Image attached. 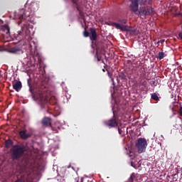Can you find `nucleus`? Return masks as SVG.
Here are the masks:
<instances>
[{
	"mask_svg": "<svg viewBox=\"0 0 182 182\" xmlns=\"http://www.w3.org/2000/svg\"><path fill=\"white\" fill-rule=\"evenodd\" d=\"M19 134L21 139H23V140H26V139H29V137H31V134H26V131L25 130L21 131Z\"/></svg>",
	"mask_w": 182,
	"mask_h": 182,
	"instance_id": "obj_14",
	"label": "nucleus"
},
{
	"mask_svg": "<svg viewBox=\"0 0 182 182\" xmlns=\"http://www.w3.org/2000/svg\"><path fill=\"white\" fill-rule=\"evenodd\" d=\"M90 32L91 33V36H90V40L96 41V39H97V33H96V29L95 28H90Z\"/></svg>",
	"mask_w": 182,
	"mask_h": 182,
	"instance_id": "obj_9",
	"label": "nucleus"
},
{
	"mask_svg": "<svg viewBox=\"0 0 182 182\" xmlns=\"http://www.w3.org/2000/svg\"><path fill=\"white\" fill-rule=\"evenodd\" d=\"M141 86H144L145 87L147 86V81L144 80L141 83Z\"/></svg>",
	"mask_w": 182,
	"mask_h": 182,
	"instance_id": "obj_23",
	"label": "nucleus"
},
{
	"mask_svg": "<svg viewBox=\"0 0 182 182\" xmlns=\"http://www.w3.org/2000/svg\"><path fill=\"white\" fill-rule=\"evenodd\" d=\"M160 42L161 43H163V42H164V40H161Z\"/></svg>",
	"mask_w": 182,
	"mask_h": 182,
	"instance_id": "obj_31",
	"label": "nucleus"
},
{
	"mask_svg": "<svg viewBox=\"0 0 182 182\" xmlns=\"http://www.w3.org/2000/svg\"><path fill=\"white\" fill-rule=\"evenodd\" d=\"M53 99H55L54 103H56V98L53 97Z\"/></svg>",
	"mask_w": 182,
	"mask_h": 182,
	"instance_id": "obj_30",
	"label": "nucleus"
},
{
	"mask_svg": "<svg viewBox=\"0 0 182 182\" xmlns=\"http://www.w3.org/2000/svg\"><path fill=\"white\" fill-rule=\"evenodd\" d=\"M13 89H14L16 92H19L21 89H22V82H21V81H17L15 83H13Z\"/></svg>",
	"mask_w": 182,
	"mask_h": 182,
	"instance_id": "obj_12",
	"label": "nucleus"
},
{
	"mask_svg": "<svg viewBox=\"0 0 182 182\" xmlns=\"http://www.w3.org/2000/svg\"><path fill=\"white\" fill-rule=\"evenodd\" d=\"M135 147H136L138 153H144L147 147V141L144 138H139L135 144Z\"/></svg>",
	"mask_w": 182,
	"mask_h": 182,
	"instance_id": "obj_6",
	"label": "nucleus"
},
{
	"mask_svg": "<svg viewBox=\"0 0 182 182\" xmlns=\"http://www.w3.org/2000/svg\"><path fill=\"white\" fill-rule=\"evenodd\" d=\"M157 58L159 59V60L164 59V52H159Z\"/></svg>",
	"mask_w": 182,
	"mask_h": 182,
	"instance_id": "obj_19",
	"label": "nucleus"
},
{
	"mask_svg": "<svg viewBox=\"0 0 182 182\" xmlns=\"http://www.w3.org/2000/svg\"><path fill=\"white\" fill-rule=\"evenodd\" d=\"M27 82L33 100L40 102L42 109H45L48 100L46 97V92H48L46 86L41 85L36 90H33V89H32V79L29 78Z\"/></svg>",
	"mask_w": 182,
	"mask_h": 182,
	"instance_id": "obj_2",
	"label": "nucleus"
},
{
	"mask_svg": "<svg viewBox=\"0 0 182 182\" xmlns=\"http://www.w3.org/2000/svg\"><path fill=\"white\" fill-rule=\"evenodd\" d=\"M31 16V13L29 11H25L23 9L20 10V14H18V19H26Z\"/></svg>",
	"mask_w": 182,
	"mask_h": 182,
	"instance_id": "obj_7",
	"label": "nucleus"
},
{
	"mask_svg": "<svg viewBox=\"0 0 182 182\" xmlns=\"http://www.w3.org/2000/svg\"><path fill=\"white\" fill-rule=\"evenodd\" d=\"M42 124L43 126H52V119L49 117H44L42 119Z\"/></svg>",
	"mask_w": 182,
	"mask_h": 182,
	"instance_id": "obj_10",
	"label": "nucleus"
},
{
	"mask_svg": "<svg viewBox=\"0 0 182 182\" xmlns=\"http://www.w3.org/2000/svg\"><path fill=\"white\" fill-rule=\"evenodd\" d=\"M118 132L121 136L123 134V131L120 129V127H118Z\"/></svg>",
	"mask_w": 182,
	"mask_h": 182,
	"instance_id": "obj_24",
	"label": "nucleus"
},
{
	"mask_svg": "<svg viewBox=\"0 0 182 182\" xmlns=\"http://www.w3.org/2000/svg\"><path fill=\"white\" fill-rule=\"evenodd\" d=\"M134 178H136V173H132L130 178H129V181L133 182V180H134Z\"/></svg>",
	"mask_w": 182,
	"mask_h": 182,
	"instance_id": "obj_20",
	"label": "nucleus"
},
{
	"mask_svg": "<svg viewBox=\"0 0 182 182\" xmlns=\"http://www.w3.org/2000/svg\"><path fill=\"white\" fill-rule=\"evenodd\" d=\"M2 30L4 31V32H5V33H6L7 36H9L11 35L9 26L8 25L4 26L2 28Z\"/></svg>",
	"mask_w": 182,
	"mask_h": 182,
	"instance_id": "obj_16",
	"label": "nucleus"
},
{
	"mask_svg": "<svg viewBox=\"0 0 182 182\" xmlns=\"http://www.w3.org/2000/svg\"><path fill=\"white\" fill-rule=\"evenodd\" d=\"M32 12H35V11H38V4L36 3H32L30 5V7L28 8Z\"/></svg>",
	"mask_w": 182,
	"mask_h": 182,
	"instance_id": "obj_15",
	"label": "nucleus"
},
{
	"mask_svg": "<svg viewBox=\"0 0 182 182\" xmlns=\"http://www.w3.org/2000/svg\"><path fill=\"white\" fill-rule=\"evenodd\" d=\"M152 85H156V81H152Z\"/></svg>",
	"mask_w": 182,
	"mask_h": 182,
	"instance_id": "obj_29",
	"label": "nucleus"
},
{
	"mask_svg": "<svg viewBox=\"0 0 182 182\" xmlns=\"http://www.w3.org/2000/svg\"><path fill=\"white\" fill-rule=\"evenodd\" d=\"M112 23H115L114 22H109V23H108V25H109V26H112Z\"/></svg>",
	"mask_w": 182,
	"mask_h": 182,
	"instance_id": "obj_28",
	"label": "nucleus"
},
{
	"mask_svg": "<svg viewBox=\"0 0 182 182\" xmlns=\"http://www.w3.org/2000/svg\"><path fill=\"white\" fill-rule=\"evenodd\" d=\"M18 34L20 36H23V38H25L26 36H28V35H29V30H28V28L26 27H22L21 30L18 31Z\"/></svg>",
	"mask_w": 182,
	"mask_h": 182,
	"instance_id": "obj_8",
	"label": "nucleus"
},
{
	"mask_svg": "<svg viewBox=\"0 0 182 182\" xmlns=\"http://www.w3.org/2000/svg\"><path fill=\"white\" fill-rule=\"evenodd\" d=\"M90 35V33L87 31H86V28H85V31L83 32V36L85 38H89Z\"/></svg>",
	"mask_w": 182,
	"mask_h": 182,
	"instance_id": "obj_21",
	"label": "nucleus"
},
{
	"mask_svg": "<svg viewBox=\"0 0 182 182\" xmlns=\"http://www.w3.org/2000/svg\"><path fill=\"white\" fill-rule=\"evenodd\" d=\"M131 4L129 9L131 12H133L134 15L141 18H146V16H153L156 11L153 7L148 6L153 4L151 0H129Z\"/></svg>",
	"mask_w": 182,
	"mask_h": 182,
	"instance_id": "obj_1",
	"label": "nucleus"
},
{
	"mask_svg": "<svg viewBox=\"0 0 182 182\" xmlns=\"http://www.w3.org/2000/svg\"><path fill=\"white\" fill-rule=\"evenodd\" d=\"M9 53H14L16 55H19V53H21V52H22V50L21 49V48L16 46V47L11 48L9 50Z\"/></svg>",
	"mask_w": 182,
	"mask_h": 182,
	"instance_id": "obj_11",
	"label": "nucleus"
},
{
	"mask_svg": "<svg viewBox=\"0 0 182 182\" xmlns=\"http://www.w3.org/2000/svg\"><path fill=\"white\" fill-rule=\"evenodd\" d=\"M131 166H132V167H136V166H134V163H133V161L131 162Z\"/></svg>",
	"mask_w": 182,
	"mask_h": 182,
	"instance_id": "obj_27",
	"label": "nucleus"
},
{
	"mask_svg": "<svg viewBox=\"0 0 182 182\" xmlns=\"http://www.w3.org/2000/svg\"><path fill=\"white\" fill-rule=\"evenodd\" d=\"M113 117L104 121V124L106 127H108V129H114L116 127H119V118L117 116H116V114H114V111H113Z\"/></svg>",
	"mask_w": 182,
	"mask_h": 182,
	"instance_id": "obj_4",
	"label": "nucleus"
},
{
	"mask_svg": "<svg viewBox=\"0 0 182 182\" xmlns=\"http://www.w3.org/2000/svg\"><path fill=\"white\" fill-rule=\"evenodd\" d=\"M127 30H125L124 32H130L132 35H139V31L136 28H132L131 26L127 28Z\"/></svg>",
	"mask_w": 182,
	"mask_h": 182,
	"instance_id": "obj_13",
	"label": "nucleus"
},
{
	"mask_svg": "<svg viewBox=\"0 0 182 182\" xmlns=\"http://www.w3.org/2000/svg\"><path fill=\"white\" fill-rule=\"evenodd\" d=\"M178 36H179L180 39H181V41H182V31L178 33Z\"/></svg>",
	"mask_w": 182,
	"mask_h": 182,
	"instance_id": "obj_26",
	"label": "nucleus"
},
{
	"mask_svg": "<svg viewBox=\"0 0 182 182\" xmlns=\"http://www.w3.org/2000/svg\"><path fill=\"white\" fill-rule=\"evenodd\" d=\"M25 146L19 144L14 145L11 149V157L13 160H19L25 154Z\"/></svg>",
	"mask_w": 182,
	"mask_h": 182,
	"instance_id": "obj_3",
	"label": "nucleus"
},
{
	"mask_svg": "<svg viewBox=\"0 0 182 182\" xmlns=\"http://www.w3.org/2000/svg\"><path fill=\"white\" fill-rule=\"evenodd\" d=\"M151 99H153V100H156V102L159 100V95H157L156 94V92L152 93L151 95Z\"/></svg>",
	"mask_w": 182,
	"mask_h": 182,
	"instance_id": "obj_18",
	"label": "nucleus"
},
{
	"mask_svg": "<svg viewBox=\"0 0 182 182\" xmlns=\"http://www.w3.org/2000/svg\"><path fill=\"white\" fill-rule=\"evenodd\" d=\"M80 15L82 16V12H80Z\"/></svg>",
	"mask_w": 182,
	"mask_h": 182,
	"instance_id": "obj_32",
	"label": "nucleus"
},
{
	"mask_svg": "<svg viewBox=\"0 0 182 182\" xmlns=\"http://www.w3.org/2000/svg\"><path fill=\"white\" fill-rule=\"evenodd\" d=\"M14 144V142L11 139H8L5 141V146L6 147H11Z\"/></svg>",
	"mask_w": 182,
	"mask_h": 182,
	"instance_id": "obj_17",
	"label": "nucleus"
},
{
	"mask_svg": "<svg viewBox=\"0 0 182 182\" xmlns=\"http://www.w3.org/2000/svg\"><path fill=\"white\" fill-rule=\"evenodd\" d=\"M102 71L105 72V69H102Z\"/></svg>",
	"mask_w": 182,
	"mask_h": 182,
	"instance_id": "obj_33",
	"label": "nucleus"
},
{
	"mask_svg": "<svg viewBox=\"0 0 182 182\" xmlns=\"http://www.w3.org/2000/svg\"><path fill=\"white\" fill-rule=\"evenodd\" d=\"M118 23H111L112 26H114L116 29H119V31H122V32H124L125 31H128L127 28L129 26H127V19L126 18H119Z\"/></svg>",
	"mask_w": 182,
	"mask_h": 182,
	"instance_id": "obj_5",
	"label": "nucleus"
},
{
	"mask_svg": "<svg viewBox=\"0 0 182 182\" xmlns=\"http://www.w3.org/2000/svg\"><path fill=\"white\" fill-rule=\"evenodd\" d=\"M179 114L180 116H182V107H180L179 108Z\"/></svg>",
	"mask_w": 182,
	"mask_h": 182,
	"instance_id": "obj_25",
	"label": "nucleus"
},
{
	"mask_svg": "<svg viewBox=\"0 0 182 182\" xmlns=\"http://www.w3.org/2000/svg\"><path fill=\"white\" fill-rule=\"evenodd\" d=\"M71 1V2L73 4V5H75L76 7H77V9H78L79 10V9L77 8V1H79V0H70Z\"/></svg>",
	"mask_w": 182,
	"mask_h": 182,
	"instance_id": "obj_22",
	"label": "nucleus"
},
{
	"mask_svg": "<svg viewBox=\"0 0 182 182\" xmlns=\"http://www.w3.org/2000/svg\"><path fill=\"white\" fill-rule=\"evenodd\" d=\"M77 182H79V181H77Z\"/></svg>",
	"mask_w": 182,
	"mask_h": 182,
	"instance_id": "obj_34",
	"label": "nucleus"
}]
</instances>
